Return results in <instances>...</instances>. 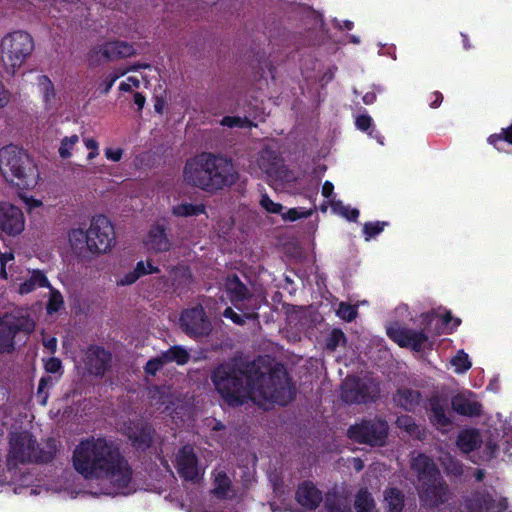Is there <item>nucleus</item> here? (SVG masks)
Wrapping results in <instances>:
<instances>
[{
    "label": "nucleus",
    "mask_w": 512,
    "mask_h": 512,
    "mask_svg": "<svg viewBox=\"0 0 512 512\" xmlns=\"http://www.w3.org/2000/svg\"><path fill=\"white\" fill-rule=\"evenodd\" d=\"M490 421L491 424L488 426L487 437L482 450L483 460L489 461L496 458L501 445L504 454L512 457V424L501 413H497L495 418Z\"/></svg>",
    "instance_id": "nucleus-10"
},
{
    "label": "nucleus",
    "mask_w": 512,
    "mask_h": 512,
    "mask_svg": "<svg viewBox=\"0 0 512 512\" xmlns=\"http://www.w3.org/2000/svg\"><path fill=\"white\" fill-rule=\"evenodd\" d=\"M25 220L22 211L7 202L0 203V230L15 236L24 230Z\"/></svg>",
    "instance_id": "nucleus-19"
},
{
    "label": "nucleus",
    "mask_w": 512,
    "mask_h": 512,
    "mask_svg": "<svg viewBox=\"0 0 512 512\" xmlns=\"http://www.w3.org/2000/svg\"><path fill=\"white\" fill-rule=\"evenodd\" d=\"M455 443L460 452L467 455L481 447L483 437L479 429L468 427L459 431Z\"/></svg>",
    "instance_id": "nucleus-26"
},
{
    "label": "nucleus",
    "mask_w": 512,
    "mask_h": 512,
    "mask_svg": "<svg viewBox=\"0 0 512 512\" xmlns=\"http://www.w3.org/2000/svg\"><path fill=\"white\" fill-rule=\"evenodd\" d=\"M239 174L233 169L231 161L226 157V186L236 183Z\"/></svg>",
    "instance_id": "nucleus-61"
},
{
    "label": "nucleus",
    "mask_w": 512,
    "mask_h": 512,
    "mask_svg": "<svg viewBox=\"0 0 512 512\" xmlns=\"http://www.w3.org/2000/svg\"><path fill=\"white\" fill-rule=\"evenodd\" d=\"M346 343V336L341 329H333L325 340V348L330 352H334L339 346Z\"/></svg>",
    "instance_id": "nucleus-49"
},
{
    "label": "nucleus",
    "mask_w": 512,
    "mask_h": 512,
    "mask_svg": "<svg viewBox=\"0 0 512 512\" xmlns=\"http://www.w3.org/2000/svg\"><path fill=\"white\" fill-rule=\"evenodd\" d=\"M450 364L456 374H464L472 366L469 355L463 349L456 352V354L451 358Z\"/></svg>",
    "instance_id": "nucleus-46"
},
{
    "label": "nucleus",
    "mask_w": 512,
    "mask_h": 512,
    "mask_svg": "<svg viewBox=\"0 0 512 512\" xmlns=\"http://www.w3.org/2000/svg\"><path fill=\"white\" fill-rule=\"evenodd\" d=\"M259 204L270 214H280L284 208L282 204L274 202L265 192L261 193Z\"/></svg>",
    "instance_id": "nucleus-53"
},
{
    "label": "nucleus",
    "mask_w": 512,
    "mask_h": 512,
    "mask_svg": "<svg viewBox=\"0 0 512 512\" xmlns=\"http://www.w3.org/2000/svg\"><path fill=\"white\" fill-rule=\"evenodd\" d=\"M130 69L120 71L119 73L110 74L105 77V79L99 84L98 89L102 94H107L110 89L112 88L115 81L120 77L123 76L129 71Z\"/></svg>",
    "instance_id": "nucleus-56"
},
{
    "label": "nucleus",
    "mask_w": 512,
    "mask_h": 512,
    "mask_svg": "<svg viewBox=\"0 0 512 512\" xmlns=\"http://www.w3.org/2000/svg\"><path fill=\"white\" fill-rule=\"evenodd\" d=\"M419 506L416 512H512L508 500L493 486L478 484L451 500V489L434 460L424 453L412 454Z\"/></svg>",
    "instance_id": "nucleus-1"
},
{
    "label": "nucleus",
    "mask_w": 512,
    "mask_h": 512,
    "mask_svg": "<svg viewBox=\"0 0 512 512\" xmlns=\"http://www.w3.org/2000/svg\"><path fill=\"white\" fill-rule=\"evenodd\" d=\"M64 304L61 293L55 289H51L50 298L47 304V313L53 314L58 312Z\"/></svg>",
    "instance_id": "nucleus-54"
},
{
    "label": "nucleus",
    "mask_w": 512,
    "mask_h": 512,
    "mask_svg": "<svg viewBox=\"0 0 512 512\" xmlns=\"http://www.w3.org/2000/svg\"><path fill=\"white\" fill-rule=\"evenodd\" d=\"M8 444V461L14 465L49 462L56 453L54 440H49L46 448H41L37 439L27 430L10 432Z\"/></svg>",
    "instance_id": "nucleus-6"
},
{
    "label": "nucleus",
    "mask_w": 512,
    "mask_h": 512,
    "mask_svg": "<svg viewBox=\"0 0 512 512\" xmlns=\"http://www.w3.org/2000/svg\"><path fill=\"white\" fill-rule=\"evenodd\" d=\"M72 460L75 470L85 479L99 481L100 494L131 493L132 469L112 442L104 438H86L75 447Z\"/></svg>",
    "instance_id": "nucleus-2"
},
{
    "label": "nucleus",
    "mask_w": 512,
    "mask_h": 512,
    "mask_svg": "<svg viewBox=\"0 0 512 512\" xmlns=\"http://www.w3.org/2000/svg\"><path fill=\"white\" fill-rule=\"evenodd\" d=\"M34 329L35 321L28 309L19 308L5 313L0 318V353L12 352L16 335H29Z\"/></svg>",
    "instance_id": "nucleus-9"
},
{
    "label": "nucleus",
    "mask_w": 512,
    "mask_h": 512,
    "mask_svg": "<svg viewBox=\"0 0 512 512\" xmlns=\"http://www.w3.org/2000/svg\"><path fill=\"white\" fill-rule=\"evenodd\" d=\"M389 433L388 423L379 418L362 420L348 428L347 436L360 444L383 446Z\"/></svg>",
    "instance_id": "nucleus-13"
},
{
    "label": "nucleus",
    "mask_w": 512,
    "mask_h": 512,
    "mask_svg": "<svg viewBox=\"0 0 512 512\" xmlns=\"http://www.w3.org/2000/svg\"><path fill=\"white\" fill-rule=\"evenodd\" d=\"M0 172L5 179L21 189H32L40 174L34 160L23 149L8 145L0 149Z\"/></svg>",
    "instance_id": "nucleus-4"
},
{
    "label": "nucleus",
    "mask_w": 512,
    "mask_h": 512,
    "mask_svg": "<svg viewBox=\"0 0 512 512\" xmlns=\"http://www.w3.org/2000/svg\"><path fill=\"white\" fill-rule=\"evenodd\" d=\"M176 469L178 474L188 481H195L199 474L200 468L198 458L194 449L186 445L182 447L176 455Z\"/></svg>",
    "instance_id": "nucleus-23"
},
{
    "label": "nucleus",
    "mask_w": 512,
    "mask_h": 512,
    "mask_svg": "<svg viewBox=\"0 0 512 512\" xmlns=\"http://www.w3.org/2000/svg\"><path fill=\"white\" fill-rule=\"evenodd\" d=\"M211 381L221 398H224V365L219 364L211 373Z\"/></svg>",
    "instance_id": "nucleus-52"
},
{
    "label": "nucleus",
    "mask_w": 512,
    "mask_h": 512,
    "mask_svg": "<svg viewBox=\"0 0 512 512\" xmlns=\"http://www.w3.org/2000/svg\"><path fill=\"white\" fill-rule=\"evenodd\" d=\"M226 295L232 305L240 313L230 307H226V319H230L237 325H244L247 320H257L259 306L249 289L236 275L226 274Z\"/></svg>",
    "instance_id": "nucleus-7"
},
{
    "label": "nucleus",
    "mask_w": 512,
    "mask_h": 512,
    "mask_svg": "<svg viewBox=\"0 0 512 512\" xmlns=\"http://www.w3.org/2000/svg\"><path fill=\"white\" fill-rule=\"evenodd\" d=\"M375 500L367 488H360L354 498V509L356 512H374Z\"/></svg>",
    "instance_id": "nucleus-38"
},
{
    "label": "nucleus",
    "mask_w": 512,
    "mask_h": 512,
    "mask_svg": "<svg viewBox=\"0 0 512 512\" xmlns=\"http://www.w3.org/2000/svg\"><path fill=\"white\" fill-rule=\"evenodd\" d=\"M85 146L87 147V149L90 150V152L88 153L87 159L88 160L94 159L98 155V143L96 142V140H94L92 138L86 139Z\"/></svg>",
    "instance_id": "nucleus-63"
},
{
    "label": "nucleus",
    "mask_w": 512,
    "mask_h": 512,
    "mask_svg": "<svg viewBox=\"0 0 512 512\" xmlns=\"http://www.w3.org/2000/svg\"><path fill=\"white\" fill-rule=\"evenodd\" d=\"M166 364H167L166 361H164V359H163V353H161L159 356L150 359L146 363L144 370L147 374L154 376Z\"/></svg>",
    "instance_id": "nucleus-55"
},
{
    "label": "nucleus",
    "mask_w": 512,
    "mask_h": 512,
    "mask_svg": "<svg viewBox=\"0 0 512 512\" xmlns=\"http://www.w3.org/2000/svg\"><path fill=\"white\" fill-rule=\"evenodd\" d=\"M330 206L335 214L342 216L349 222H357L360 214L357 208L345 205L341 200H336L334 198L330 200Z\"/></svg>",
    "instance_id": "nucleus-43"
},
{
    "label": "nucleus",
    "mask_w": 512,
    "mask_h": 512,
    "mask_svg": "<svg viewBox=\"0 0 512 512\" xmlns=\"http://www.w3.org/2000/svg\"><path fill=\"white\" fill-rule=\"evenodd\" d=\"M112 355L109 351L99 346H91L85 354L84 364L89 374L103 377L110 369Z\"/></svg>",
    "instance_id": "nucleus-22"
},
{
    "label": "nucleus",
    "mask_w": 512,
    "mask_h": 512,
    "mask_svg": "<svg viewBox=\"0 0 512 512\" xmlns=\"http://www.w3.org/2000/svg\"><path fill=\"white\" fill-rule=\"evenodd\" d=\"M297 503L305 510L313 511L324 500L322 492L311 482L303 481L295 493Z\"/></svg>",
    "instance_id": "nucleus-24"
},
{
    "label": "nucleus",
    "mask_w": 512,
    "mask_h": 512,
    "mask_svg": "<svg viewBox=\"0 0 512 512\" xmlns=\"http://www.w3.org/2000/svg\"><path fill=\"white\" fill-rule=\"evenodd\" d=\"M487 142L499 152L505 151V143L512 145V123L508 127L502 128L499 133L491 134L487 138Z\"/></svg>",
    "instance_id": "nucleus-41"
},
{
    "label": "nucleus",
    "mask_w": 512,
    "mask_h": 512,
    "mask_svg": "<svg viewBox=\"0 0 512 512\" xmlns=\"http://www.w3.org/2000/svg\"><path fill=\"white\" fill-rule=\"evenodd\" d=\"M427 414L429 422L441 433H446L453 424L445 397L434 394L428 399Z\"/></svg>",
    "instance_id": "nucleus-18"
},
{
    "label": "nucleus",
    "mask_w": 512,
    "mask_h": 512,
    "mask_svg": "<svg viewBox=\"0 0 512 512\" xmlns=\"http://www.w3.org/2000/svg\"><path fill=\"white\" fill-rule=\"evenodd\" d=\"M451 407L458 415L469 418L480 417L483 413V405L477 395L470 390L454 395L451 398Z\"/></svg>",
    "instance_id": "nucleus-20"
},
{
    "label": "nucleus",
    "mask_w": 512,
    "mask_h": 512,
    "mask_svg": "<svg viewBox=\"0 0 512 512\" xmlns=\"http://www.w3.org/2000/svg\"><path fill=\"white\" fill-rule=\"evenodd\" d=\"M140 85V82L135 77H128L127 81L121 82L119 89L124 92L130 91L133 87L138 88Z\"/></svg>",
    "instance_id": "nucleus-64"
},
{
    "label": "nucleus",
    "mask_w": 512,
    "mask_h": 512,
    "mask_svg": "<svg viewBox=\"0 0 512 512\" xmlns=\"http://www.w3.org/2000/svg\"><path fill=\"white\" fill-rule=\"evenodd\" d=\"M105 156L108 160H111L113 162H118L121 160L123 155V149L121 148H106L104 150Z\"/></svg>",
    "instance_id": "nucleus-62"
},
{
    "label": "nucleus",
    "mask_w": 512,
    "mask_h": 512,
    "mask_svg": "<svg viewBox=\"0 0 512 512\" xmlns=\"http://www.w3.org/2000/svg\"><path fill=\"white\" fill-rule=\"evenodd\" d=\"M166 230L167 228L162 224L153 225L144 239L145 247L156 253L168 251L171 248V241Z\"/></svg>",
    "instance_id": "nucleus-25"
},
{
    "label": "nucleus",
    "mask_w": 512,
    "mask_h": 512,
    "mask_svg": "<svg viewBox=\"0 0 512 512\" xmlns=\"http://www.w3.org/2000/svg\"><path fill=\"white\" fill-rule=\"evenodd\" d=\"M69 242L75 253L82 255L89 251L88 230L73 229L69 232Z\"/></svg>",
    "instance_id": "nucleus-39"
},
{
    "label": "nucleus",
    "mask_w": 512,
    "mask_h": 512,
    "mask_svg": "<svg viewBox=\"0 0 512 512\" xmlns=\"http://www.w3.org/2000/svg\"><path fill=\"white\" fill-rule=\"evenodd\" d=\"M38 85L40 87L43 100L45 103V108L47 110H52L56 108L57 97L54 85L50 78L46 75H40L38 77Z\"/></svg>",
    "instance_id": "nucleus-34"
},
{
    "label": "nucleus",
    "mask_w": 512,
    "mask_h": 512,
    "mask_svg": "<svg viewBox=\"0 0 512 512\" xmlns=\"http://www.w3.org/2000/svg\"><path fill=\"white\" fill-rule=\"evenodd\" d=\"M324 507L326 512H353L347 498L335 491L325 495Z\"/></svg>",
    "instance_id": "nucleus-33"
},
{
    "label": "nucleus",
    "mask_w": 512,
    "mask_h": 512,
    "mask_svg": "<svg viewBox=\"0 0 512 512\" xmlns=\"http://www.w3.org/2000/svg\"><path fill=\"white\" fill-rule=\"evenodd\" d=\"M396 424L400 429L418 440L425 438L424 429L417 425L414 418L409 415L399 416L396 420Z\"/></svg>",
    "instance_id": "nucleus-40"
},
{
    "label": "nucleus",
    "mask_w": 512,
    "mask_h": 512,
    "mask_svg": "<svg viewBox=\"0 0 512 512\" xmlns=\"http://www.w3.org/2000/svg\"><path fill=\"white\" fill-rule=\"evenodd\" d=\"M32 36L22 30L6 34L0 42V56L4 70L13 76L34 51Z\"/></svg>",
    "instance_id": "nucleus-8"
},
{
    "label": "nucleus",
    "mask_w": 512,
    "mask_h": 512,
    "mask_svg": "<svg viewBox=\"0 0 512 512\" xmlns=\"http://www.w3.org/2000/svg\"><path fill=\"white\" fill-rule=\"evenodd\" d=\"M388 337L400 347L409 348L414 352L422 351L428 343V334L424 329L403 327L397 322L387 326Z\"/></svg>",
    "instance_id": "nucleus-16"
},
{
    "label": "nucleus",
    "mask_w": 512,
    "mask_h": 512,
    "mask_svg": "<svg viewBox=\"0 0 512 512\" xmlns=\"http://www.w3.org/2000/svg\"><path fill=\"white\" fill-rule=\"evenodd\" d=\"M135 54L133 45L124 41H107L94 45L87 54L90 67L130 57Z\"/></svg>",
    "instance_id": "nucleus-14"
},
{
    "label": "nucleus",
    "mask_w": 512,
    "mask_h": 512,
    "mask_svg": "<svg viewBox=\"0 0 512 512\" xmlns=\"http://www.w3.org/2000/svg\"><path fill=\"white\" fill-rule=\"evenodd\" d=\"M60 375H46L43 376L38 385L37 389V397L39 399L40 404L45 405L48 399V389L53 387L54 384L59 380Z\"/></svg>",
    "instance_id": "nucleus-48"
},
{
    "label": "nucleus",
    "mask_w": 512,
    "mask_h": 512,
    "mask_svg": "<svg viewBox=\"0 0 512 512\" xmlns=\"http://www.w3.org/2000/svg\"><path fill=\"white\" fill-rule=\"evenodd\" d=\"M129 439L133 442V445L139 448L148 447L153 440L152 429L150 426H142L140 430H131L128 433Z\"/></svg>",
    "instance_id": "nucleus-42"
},
{
    "label": "nucleus",
    "mask_w": 512,
    "mask_h": 512,
    "mask_svg": "<svg viewBox=\"0 0 512 512\" xmlns=\"http://www.w3.org/2000/svg\"><path fill=\"white\" fill-rule=\"evenodd\" d=\"M44 368L46 370V372L48 373H52V374H57L58 375H62V363H61V360L58 359V358H55V357H51V358H48L45 362H44Z\"/></svg>",
    "instance_id": "nucleus-57"
},
{
    "label": "nucleus",
    "mask_w": 512,
    "mask_h": 512,
    "mask_svg": "<svg viewBox=\"0 0 512 512\" xmlns=\"http://www.w3.org/2000/svg\"><path fill=\"white\" fill-rule=\"evenodd\" d=\"M379 392L378 383L369 378L347 376L341 385V399L348 404L375 402Z\"/></svg>",
    "instance_id": "nucleus-12"
},
{
    "label": "nucleus",
    "mask_w": 512,
    "mask_h": 512,
    "mask_svg": "<svg viewBox=\"0 0 512 512\" xmlns=\"http://www.w3.org/2000/svg\"><path fill=\"white\" fill-rule=\"evenodd\" d=\"M337 70H338L337 66L333 64V65H330L323 72V74L319 78V82H320L322 87L326 86L328 83H330L334 79L335 73H336Z\"/></svg>",
    "instance_id": "nucleus-60"
},
{
    "label": "nucleus",
    "mask_w": 512,
    "mask_h": 512,
    "mask_svg": "<svg viewBox=\"0 0 512 512\" xmlns=\"http://www.w3.org/2000/svg\"><path fill=\"white\" fill-rule=\"evenodd\" d=\"M78 141H79L78 135H71L69 137H64L61 140V145L58 150L60 157L63 159L70 158L72 155L71 151L74 148V146L78 143Z\"/></svg>",
    "instance_id": "nucleus-51"
},
{
    "label": "nucleus",
    "mask_w": 512,
    "mask_h": 512,
    "mask_svg": "<svg viewBox=\"0 0 512 512\" xmlns=\"http://www.w3.org/2000/svg\"><path fill=\"white\" fill-rule=\"evenodd\" d=\"M259 168L266 174H272L276 171L279 163V157L276 151L271 148H264L260 151L257 159Z\"/></svg>",
    "instance_id": "nucleus-36"
},
{
    "label": "nucleus",
    "mask_w": 512,
    "mask_h": 512,
    "mask_svg": "<svg viewBox=\"0 0 512 512\" xmlns=\"http://www.w3.org/2000/svg\"><path fill=\"white\" fill-rule=\"evenodd\" d=\"M396 405L406 411H414L420 404L421 393L410 388H400L393 396Z\"/></svg>",
    "instance_id": "nucleus-29"
},
{
    "label": "nucleus",
    "mask_w": 512,
    "mask_h": 512,
    "mask_svg": "<svg viewBox=\"0 0 512 512\" xmlns=\"http://www.w3.org/2000/svg\"><path fill=\"white\" fill-rule=\"evenodd\" d=\"M232 113L234 115H226V128L251 129L264 122L267 116L263 100L253 95L239 102Z\"/></svg>",
    "instance_id": "nucleus-11"
},
{
    "label": "nucleus",
    "mask_w": 512,
    "mask_h": 512,
    "mask_svg": "<svg viewBox=\"0 0 512 512\" xmlns=\"http://www.w3.org/2000/svg\"><path fill=\"white\" fill-rule=\"evenodd\" d=\"M180 323L185 333L192 337L206 336L212 330L211 321L202 306H195L183 311Z\"/></svg>",
    "instance_id": "nucleus-17"
},
{
    "label": "nucleus",
    "mask_w": 512,
    "mask_h": 512,
    "mask_svg": "<svg viewBox=\"0 0 512 512\" xmlns=\"http://www.w3.org/2000/svg\"><path fill=\"white\" fill-rule=\"evenodd\" d=\"M355 126L358 130L367 133L370 138L375 139L380 145H384V137L376 130L373 119L366 110L356 117Z\"/></svg>",
    "instance_id": "nucleus-32"
},
{
    "label": "nucleus",
    "mask_w": 512,
    "mask_h": 512,
    "mask_svg": "<svg viewBox=\"0 0 512 512\" xmlns=\"http://www.w3.org/2000/svg\"><path fill=\"white\" fill-rule=\"evenodd\" d=\"M317 195H318V188L316 186L313 191L309 192L306 195L307 198L309 199V201L312 203V207H310L309 209H306L304 207L290 208L286 212L280 213L281 218L284 221L294 222L299 219L310 217L317 209L316 204H315Z\"/></svg>",
    "instance_id": "nucleus-30"
},
{
    "label": "nucleus",
    "mask_w": 512,
    "mask_h": 512,
    "mask_svg": "<svg viewBox=\"0 0 512 512\" xmlns=\"http://www.w3.org/2000/svg\"><path fill=\"white\" fill-rule=\"evenodd\" d=\"M151 405L160 412H165L175 405L176 397L167 386L154 387L150 390Z\"/></svg>",
    "instance_id": "nucleus-27"
},
{
    "label": "nucleus",
    "mask_w": 512,
    "mask_h": 512,
    "mask_svg": "<svg viewBox=\"0 0 512 512\" xmlns=\"http://www.w3.org/2000/svg\"><path fill=\"white\" fill-rule=\"evenodd\" d=\"M305 12L307 14V18L311 19L313 28H323L324 20L322 14L309 7L305 8Z\"/></svg>",
    "instance_id": "nucleus-58"
},
{
    "label": "nucleus",
    "mask_w": 512,
    "mask_h": 512,
    "mask_svg": "<svg viewBox=\"0 0 512 512\" xmlns=\"http://www.w3.org/2000/svg\"><path fill=\"white\" fill-rule=\"evenodd\" d=\"M383 508L386 512H416V502L399 488L389 487L383 491Z\"/></svg>",
    "instance_id": "nucleus-21"
},
{
    "label": "nucleus",
    "mask_w": 512,
    "mask_h": 512,
    "mask_svg": "<svg viewBox=\"0 0 512 512\" xmlns=\"http://www.w3.org/2000/svg\"><path fill=\"white\" fill-rule=\"evenodd\" d=\"M136 270L139 273V276H143L146 274L158 273L159 269L152 265L151 262L140 261L136 265Z\"/></svg>",
    "instance_id": "nucleus-59"
},
{
    "label": "nucleus",
    "mask_w": 512,
    "mask_h": 512,
    "mask_svg": "<svg viewBox=\"0 0 512 512\" xmlns=\"http://www.w3.org/2000/svg\"><path fill=\"white\" fill-rule=\"evenodd\" d=\"M438 461L445 475L451 480H457L463 476L464 464L449 452H441Z\"/></svg>",
    "instance_id": "nucleus-28"
},
{
    "label": "nucleus",
    "mask_w": 512,
    "mask_h": 512,
    "mask_svg": "<svg viewBox=\"0 0 512 512\" xmlns=\"http://www.w3.org/2000/svg\"><path fill=\"white\" fill-rule=\"evenodd\" d=\"M389 225L387 221H369L363 224L362 234L365 242L376 239Z\"/></svg>",
    "instance_id": "nucleus-45"
},
{
    "label": "nucleus",
    "mask_w": 512,
    "mask_h": 512,
    "mask_svg": "<svg viewBox=\"0 0 512 512\" xmlns=\"http://www.w3.org/2000/svg\"><path fill=\"white\" fill-rule=\"evenodd\" d=\"M251 53L253 54L254 58L251 61V66L253 69H256V74H258L260 78L270 76L271 79L274 80V67L272 66L271 62L266 58V51L260 48H252Z\"/></svg>",
    "instance_id": "nucleus-31"
},
{
    "label": "nucleus",
    "mask_w": 512,
    "mask_h": 512,
    "mask_svg": "<svg viewBox=\"0 0 512 512\" xmlns=\"http://www.w3.org/2000/svg\"><path fill=\"white\" fill-rule=\"evenodd\" d=\"M89 252L106 253L115 242L113 225L106 216L93 217L88 229Z\"/></svg>",
    "instance_id": "nucleus-15"
},
{
    "label": "nucleus",
    "mask_w": 512,
    "mask_h": 512,
    "mask_svg": "<svg viewBox=\"0 0 512 512\" xmlns=\"http://www.w3.org/2000/svg\"><path fill=\"white\" fill-rule=\"evenodd\" d=\"M232 378L226 371V404L243 405L248 401L268 409L271 404L287 405L294 398V387L284 366L276 365L268 372L260 369L258 362L249 363L242 374L244 386L235 396L228 390Z\"/></svg>",
    "instance_id": "nucleus-3"
},
{
    "label": "nucleus",
    "mask_w": 512,
    "mask_h": 512,
    "mask_svg": "<svg viewBox=\"0 0 512 512\" xmlns=\"http://www.w3.org/2000/svg\"><path fill=\"white\" fill-rule=\"evenodd\" d=\"M224 159L212 153H201L187 160L183 176L186 183L214 192L224 185L222 165Z\"/></svg>",
    "instance_id": "nucleus-5"
},
{
    "label": "nucleus",
    "mask_w": 512,
    "mask_h": 512,
    "mask_svg": "<svg viewBox=\"0 0 512 512\" xmlns=\"http://www.w3.org/2000/svg\"><path fill=\"white\" fill-rule=\"evenodd\" d=\"M205 212L203 204L180 203L173 206L172 213L177 217L197 216Z\"/></svg>",
    "instance_id": "nucleus-47"
},
{
    "label": "nucleus",
    "mask_w": 512,
    "mask_h": 512,
    "mask_svg": "<svg viewBox=\"0 0 512 512\" xmlns=\"http://www.w3.org/2000/svg\"><path fill=\"white\" fill-rule=\"evenodd\" d=\"M162 353L163 359L166 363L176 362L178 365H184L190 359L188 351L181 346H172L170 349Z\"/></svg>",
    "instance_id": "nucleus-44"
},
{
    "label": "nucleus",
    "mask_w": 512,
    "mask_h": 512,
    "mask_svg": "<svg viewBox=\"0 0 512 512\" xmlns=\"http://www.w3.org/2000/svg\"><path fill=\"white\" fill-rule=\"evenodd\" d=\"M46 286H49V282L45 274L39 270H34L30 277L19 285L18 292L24 295L34 291L37 287Z\"/></svg>",
    "instance_id": "nucleus-37"
},
{
    "label": "nucleus",
    "mask_w": 512,
    "mask_h": 512,
    "mask_svg": "<svg viewBox=\"0 0 512 512\" xmlns=\"http://www.w3.org/2000/svg\"><path fill=\"white\" fill-rule=\"evenodd\" d=\"M226 512H243L245 503L243 493L238 494L226 476Z\"/></svg>",
    "instance_id": "nucleus-35"
},
{
    "label": "nucleus",
    "mask_w": 512,
    "mask_h": 512,
    "mask_svg": "<svg viewBox=\"0 0 512 512\" xmlns=\"http://www.w3.org/2000/svg\"><path fill=\"white\" fill-rule=\"evenodd\" d=\"M357 314V306L351 305L347 302H340L336 309V315L346 322L353 321L357 317Z\"/></svg>",
    "instance_id": "nucleus-50"
}]
</instances>
